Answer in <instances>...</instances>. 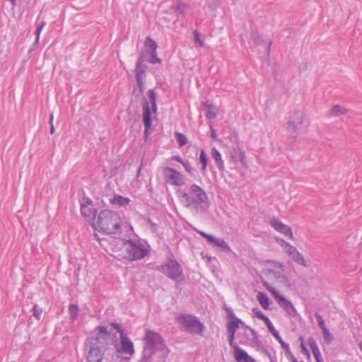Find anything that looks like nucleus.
<instances>
[{
    "mask_svg": "<svg viewBox=\"0 0 362 362\" xmlns=\"http://www.w3.org/2000/svg\"><path fill=\"white\" fill-rule=\"evenodd\" d=\"M121 218L118 213L102 210L97 217L96 225L100 231L107 234H116L121 229Z\"/></svg>",
    "mask_w": 362,
    "mask_h": 362,
    "instance_id": "nucleus-4",
    "label": "nucleus"
},
{
    "mask_svg": "<svg viewBox=\"0 0 362 362\" xmlns=\"http://www.w3.org/2000/svg\"><path fill=\"white\" fill-rule=\"evenodd\" d=\"M267 289L271 293V294L273 296V297L275 298L277 303H280L281 300L284 298V296L279 294V293L274 287H272V286L267 287Z\"/></svg>",
    "mask_w": 362,
    "mask_h": 362,
    "instance_id": "nucleus-37",
    "label": "nucleus"
},
{
    "mask_svg": "<svg viewBox=\"0 0 362 362\" xmlns=\"http://www.w3.org/2000/svg\"><path fill=\"white\" fill-rule=\"evenodd\" d=\"M324 340L327 344H330L333 341V336L329 332V329H325L322 331Z\"/></svg>",
    "mask_w": 362,
    "mask_h": 362,
    "instance_id": "nucleus-41",
    "label": "nucleus"
},
{
    "mask_svg": "<svg viewBox=\"0 0 362 362\" xmlns=\"http://www.w3.org/2000/svg\"><path fill=\"white\" fill-rule=\"evenodd\" d=\"M123 245L127 255L118 258L120 261L133 262L144 259L150 253V246L141 240L129 239L123 240Z\"/></svg>",
    "mask_w": 362,
    "mask_h": 362,
    "instance_id": "nucleus-3",
    "label": "nucleus"
},
{
    "mask_svg": "<svg viewBox=\"0 0 362 362\" xmlns=\"http://www.w3.org/2000/svg\"><path fill=\"white\" fill-rule=\"evenodd\" d=\"M270 226L275 229L276 231L284 234L288 237L290 239H293V232L291 228L288 226L283 223L279 218H273L269 221Z\"/></svg>",
    "mask_w": 362,
    "mask_h": 362,
    "instance_id": "nucleus-12",
    "label": "nucleus"
},
{
    "mask_svg": "<svg viewBox=\"0 0 362 362\" xmlns=\"http://www.w3.org/2000/svg\"><path fill=\"white\" fill-rule=\"evenodd\" d=\"M257 299L259 303L264 310L269 309V305L272 301L266 293L263 292H259L257 295Z\"/></svg>",
    "mask_w": 362,
    "mask_h": 362,
    "instance_id": "nucleus-24",
    "label": "nucleus"
},
{
    "mask_svg": "<svg viewBox=\"0 0 362 362\" xmlns=\"http://www.w3.org/2000/svg\"><path fill=\"white\" fill-rule=\"evenodd\" d=\"M145 46L149 48V52L157 50V42L151 37L148 36L145 40Z\"/></svg>",
    "mask_w": 362,
    "mask_h": 362,
    "instance_id": "nucleus-33",
    "label": "nucleus"
},
{
    "mask_svg": "<svg viewBox=\"0 0 362 362\" xmlns=\"http://www.w3.org/2000/svg\"><path fill=\"white\" fill-rule=\"evenodd\" d=\"M230 154L232 158L235 160H239L243 164L245 163V153L240 147L239 144H236L235 145H231Z\"/></svg>",
    "mask_w": 362,
    "mask_h": 362,
    "instance_id": "nucleus-16",
    "label": "nucleus"
},
{
    "mask_svg": "<svg viewBox=\"0 0 362 362\" xmlns=\"http://www.w3.org/2000/svg\"><path fill=\"white\" fill-rule=\"evenodd\" d=\"M184 167L185 171L189 174V176H194V170L190 162L188 160H185L184 163L182 164Z\"/></svg>",
    "mask_w": 362,
    "mask_h": 362,
    "instance_id": "nucleus-35",
    "label": "nucleus"
},
{
    "mask_svg": "<svg viewBox=\"0 0 362 362\" xmlns=\"http://www.w3.org/2000/svg\"><path fill=\"white\" fill-rule=\"evenodd\" d=\"M153 269L177 282L184 279L183 269L174 257L168 258L165 263L157 265Z\"/></svg>",
    "mask_w": 362,
    "mask_h": 362,
    "instance_id": "nucleus-6",
    "label": "nucleus"
},
{
    "mask_svg": "<svg viewBox=\"0 0 362 362\" xmlns=\"http://www.w3.org/2000/svg\"><path fill=\"white\" fill-rule=\"evenodd\" d=\"M272 334L274 336V337L279 341V344L281 342L284 341L281 337L280 336L279 332L277 330L274 331Z\"/></svg>",
    "mask_w": 362,
    "mask_h": 362,
    "instance_id": "nucleus-57",
    "label": "nucleus"
},
{
    "mask_svg": "<svg viewBox=\"0 0 362 362\" xmlns=\"http://www.w3.org/2000/svg\"><path fill=\"white\" fill-rule=\"evenodd\" d=\"M142 120L144 125V134L147 137L148 136V130L152 126V117L149 104L145 96L142 98Z\"/></svg>",
    "mask_w": 362,
    "mask_h": 362,
    "instance_id": "nucleus-11",
    "label": "nucleus"
},
{
    "mask_svg": "<svg viewBox=\"0 0 362 362\" xmlns=\"http://www.w3.org/2000/svg\"><path fill=\"white\" fill-rule=\"evenodd\" d=\"M144 59L142 55H139L136 62L134 69L135 78H146L148 66L144 63Z\"/></svg>",
    "mask_w": 362,
    "mask_h": 362,
    "instance_id": "nucleus-14",
    "label": "nucleus"
},
{
    "mask_svg": "<svg viewBox=\"0 0 362 362\" xmlns=\"http://www.w3.org/2000/svg\"><path fill=\"white\" fill-rule=\"evenodd\" d=\"M40 16H38L36 23H37V29L35 30V44H37L39 42L40 35L41 33L42 30L43 29L44 26L46 24V22L45 21H42L41 22H38Z\"/></svg>",
    "mask_w": 362,
    "mask_h": 362,
    "instance_id": "nucleus-32",
    "label": "nucleus"
},
{
    "mask_svg": "<svg viewBox=\"0 0 362 362\" xmlns=\"http://www.w3.org/2000/svg\"><path fill=\"white\" fill-rule=\"evenodd\" d=\"M224 309L227 313V315H228V317L231 319V320H233L235 317L234 313H233V310L231 309V308H229L226 306H224Z\"/></svg>",
    "mask_w": 362,
    "mask_h": 362,
    "instance_id": "nucleus-54",
    "label": "nucleus"
},
{
    "mask_svg": "<svg viewBox=\"0 0 362 362\" xmlns=\"http://www.w3.org/2000/svg\"><path fill=\"white\" fill-rule=\"evenodd\" d=\"M226 327L227 329H230V330H237L238 325L236 324V322H234L233 320H231L227 323Z\"/></svg>",
    "mask_w": 362,
    "mask_h": 362,
    "instance_id": "nucleus-51",
    "label": "nucleus"
},
{
    "mask_svg": "<svg viewBox=\"0 0 362 362\" xmlns=\"http://www.w3.org/2000/svg\"><path fill=\"white\" fill-rule=\"evenodd\" d=\"M81 213L83 216L89 219V220H95L97 214V209H95L93 206H81Z\"/></svg>",
    "mask_w": 362,
    "mask_h": 362,
    "instance_id": "nucleus-19",
    "label": "nucleus"
},
{
    "mask_svg": "<svg viewBox=\"0 0 362 362\" xmlns=\"http://www.w3.org/2000/svg\"><path fill=\"white\" fill-rule=\"evenodd\" d=\"M284 310L287 313L289 316L295 317L297 315V311L291 301L287 300L285 297L281 300L278 303Z\"/></svg>",
    "mask_w": 362,
    "mask_h": 362,
    "instance_id": "nucleus-18",
    "label": "nucleus"
},
{
    "mask_svg": "<svg viewBox=\"0 0 362 362\" xmlns=\"http://www.w3.org/2000/svg\"><path fill=\"white\" fill-rule=\"evenodd\" d=\"M308 69V64L306 62L301 63L299 66L300 71H305Z\"/></svg>",
    "mask_w": 362,
    "mask_h": 362,
    "instance_id": "nucleus-62",
    "label": "nucleus"
},
{
    "mask_svg": "<svg viewBox=\"0 0 362 362\" xmlns=\"http://www.w3.org/2000/svg\"><path fill=\"white\" fill-rule=\"evenodd\" d=\"M165 181L173 186H182L185 185V176L177 170L165 167L163 169Z\"/></svg>",
    "mask_w": 362,
    "mask_h": 362,
    "instance_id": "nucleus-9",
    "label": "nucleus"
},
{
    "mask_svg": "<svg viewBox=\"0 0 362 362\" xmlns=\"http://www.w3.org/2000/svg\"><path fill=\"white\" fill-rule=\"evenodd\" d=\"M137 86L139 87L141 93H143L145 89L146 78H138L136 79Z\"/></svg>",
    "mask_w": 362,
    "mask_h": 362,
    "instance_id": "nucleus-46",
    "label": "nucleus"
},
{
    "mask_svg": "<svg viewBox=\"0 0 362 362\" xmlns=\"http://www.w3.org/2000/svg\"><path fill=\"white\" fill-rule=\"evenodd\" d=\"M206 240L209 243H212L214 245L215 242H216V238H215L214 235H208L206 238Z\"/></svg>",
    "mask_w": 362,
    "mask_h": 362,
    "instance_id": "nucleus-61",
    "label": "nucleus"
},
{
    "mask_svg": "<svg viewBox=\"0 0 362 362\" xmlns=\"http://www.w3.org/2000/svg\"><path fill=\"white\" fill-rule=\"evenodd\" d=\"M303 114L298 110L294 112L293 119L288 120L286 124V129L290 137L296 140L298 135L300 126L303 123Z\"/></svg>",
    "mask_w": 362,
    "mask_h": 362,
    "instance_id": "nucleus-8",
    "label": "nucleus"
},
{
    "mask_svg": "<svg viewBox=\"0 0 362 362\" xmlns=\"http://www.w3.org/2000/svg\"><path fill=\"white\" fill-rule=\"evenodd\" d=\"M40 16H38L36 23H37V29L35 30V44H37L39 42L40 35L41 33L42 30L43 29L44 26L46 24V22L45 21H42L41 22H38Z\"/></svg>",
    "mask_w": 362,
    "mask_h": 362,
    "instance_id": "nucleus-31",
    "label": "nucleus"
},
{
    "mask_svg": "<svg viewBox=\"0 0 362 362\" xmlns=\"http://www.w3.org/2000/svg\"><path fill=\"white\" fill-rule=\"evenodd\" d=\"M264 42L267 44V54H269L271 50L272 41L269 38H267V40L264 39L263 37L261 35H259V32L255 29L251 30L250 33V44H254L257 45Z\"/></svg>",
    "mask_w": 362,
    "mask_h": 362,
    "instance_id": "nucleus-13",
    "label": "nucleus"
},
{
    "mask_svg": "<svg viewBox=\"0 0 362 362\" xmlns=\"http://www.w3.org/2000/svg\"><path fill=\"white\" fill-rule=\"evenodd\" d=\"M150 54H151V57L148 59L149 63H151V64L161 63V59L159 58L157 55V50L151 52Z\"/></svg>",
    "mask_w": 362,
    "mask_h": 362,
    "instance_id": "nucleus-39",
    "label": "nucleus"
},
{
    "mask_svg": "<svg viewBox=\"0 0 362 362\" xmlns=\"http://www.w3.org/2000/svg\"><path fill=\"white\" fill-rule=\"evenodd\" d=\"M348 110L340 105H334L330 110V115L339 117L347 114Z\"/></svg>",
    "mask_w": 362,
    "mask_h": 362,
    "instance_id": "nucleus-26",
    "label": "nucleus"
},
{
    "mask_svg": "<svg viewBox=\"0 0 362 362\" xmlns=\"http://www.w3.org/2000/svg\"><path fill=\"white\" fill-rule=\"evenodd\" d=\"M263 321L265 323V325H267V327L268 328V329L271 332V334L276 330L268 317Z\"/></svg>",
    "mask_w": 362,
    "mask_h": 362,
    "instance_id": "nucleus-48",
    "label": "nucleus"
},
{
    "mask_svg": "<svg viewBox=\"0 0 362 362\" xmlns=\"http://www.w3.org/2000/svg\"><path fill=\"white\" fill-rule=\"evenodd\" d=\"M33 315L37 319L40 320L42 313V309L38 306L37 304H35L33 307Z\"/></svg>",
    "mask_w": 362,
    "mask_h": 362,
    "instance_id": "nucleus-40",
    "label": "nucleus"
},
{
    "mask_svg": "<svg viewBox=\"0 0 362 362\" xmlns=\"http://www.w3.org/2000/svg\"><path fill=\"white\" fill-rule=\"evenodd\" d=\"M177 195L182 205L195 211L197 213L205 211L209 206V198L206 192L197 184H192L188 192L182 189L177 190Z\"/></svg>",
    "mask_w": 362,
    "mask_h": 362,
    "instance_id": "nucleus-2",
    "label": "nucleus"
},
{
    "mask_svg": "<svg viewBox=\"0 0 362 362\" xmlns=\"http://www.w3.org/2000/svg\"><path fill=\"white\" fill-rule=\"evenodd\" d=\"M234 338H235L234 335L228 334L229 344L231 346V348H233V349L235 348V346H238V344L234 342Z\"/></svg>",
    "mask_w": 362,
    "mask_h": 362,
    "instance_id": "nucleus-56",
    "label": "nucleus"
},
{
    "mask_svg": "<svg viewBox=\"0 0 362 362\" xmlns=\"http://www.w3.org/2000/svg\"><path fill=\"white\" fill-rule=\"evenodd\" d=\"M211 156L216 163L217 168L220 170H224V162L222 159L221 154L216 147L211 149Z\"/></svg>",
    "mask_w": 362,
    "mask_h": 362,
    "instance_id": "nucleus-22",
    "label": "nucleus"
},
{
    "mask_svg": "<svg viewBox=\"0 0 362 362\" xmlns=\"http://www.w3.org/2000/svg\"><path fill=\"white\" fill-rule=\"evenodd\" d=\"M147 96L149 99L148 104H151V113H155L157 112V104H156V100H157V95L155 91V89H150L147 92Z\"/></svg>",
    "mask_w": 362,
    "mask_h": 362,
    "instance_id": "nucleus-20",
    "label": "nucleus"
},
{
    "mask_svg": "<svg viewBox=\"0 0 362 362\" xmlns=\"http://www.w3.org/2000/svg\"><path fill=\"white\" fill-rule=\"evenodd\" d=\"M175 137L176 139V141H177L178 145L180 147H182L187 144V141H188L187 138L184 134L180 133V132H175Z\"/></svg>",
    "mask_w": 362,
    "mask_h": 362,
    "instance_id": "nucleus-34",
    "label": "nucleus"
},
{
    "mask_svg": "<svg viewBox=\"0 0 362 362\" xmlns=\"http://www.w3.org/2000/svg\"><path fill=\"white\" fill-rule=\"evenodd\" d=\"M95 336L84 341L87 362H115L117 334L109 332L105 326H98Z\"/></svg>",
    "mask_w": 362,
    "mask_h": 362,
    "instance_id": "nucleus-1",
    "label": "nucleus"
},
{
    "mask_svg": "<svg viewBox=\"0 0 362 362\" xmlns=\"http://www.w3.org/2000/svg\"><path fill=\"white\" fill-rule=\"evenodd\" d=\"M285 252L287 253V255L291 257L295 251L297 250L296 247L291 245L290 243L286 245V247L284 249Z\"/></svg>",
    "mask_w": 362,
    "mask_h": 362,
    "instance_id": "nucleus-47",
    "label": "nucleus"
},
{
    "mask_svg": "<svg viewBox=\"0 0 362 362\" xmlns=\"http://www.w3.org/2000/svg\"><path fill=\"white\" fill-rule=\"evenodd\" d=\"M214 245L220 247L221 249L224 250H230V247L228 244L222 238H216Z\"/></svg>",
    "mask_w": 362,
    "mask_h": 362,
    "instance_id": "nucleus-38",
    "label": "nucleus"
},
{
    "mask_svg": "<svg viewBox=\"0 0 362 362\" xmlns=\"http://www.w3.org/2000/svg\"><path fill=\"white\" fill-rule=\"evenodd\" d=\"M143 340L144 342L143 351L145 352L153 355L156 351H160L165 356L170 352L163 336L157 332L146 329Z\"/></svg>",
    "mask_w": 362,
    "mask_h": 362,
    "instance_id": "nucleus-5",
    "label": "nucleus"
},
{
    "mask_svg": "<svg viewBox=\"0 0 362 362\" xmlns=\"http://www.w3.org/2000/svg\"><path fill=\"white\" fill-rule=\"evenodd\" d=\"M202 106L204 107V111L206 112V117L209 119H212L216 117L217 111L215 105L210 103L209 100L202 101Z\"/></svg>",
    "mask_w": 362,
    "mask_h": 362,
    "instance_id": "nucleus-17",
    "label": "nucleus"
},
{
    "mask_svg": "<svg viewBox=\"0 0 362 362\" xmlns=\"http://www.w3.org/2000/svg\"><path fill=\"white\" fill-rule=\"evenodd\" d=\"M194 42L196 47H204V37L202 36L201 33L198 30L193 31Z\"/></svg>",
    "mask_w": 362,
    "mask_h": 362,
    "instance_id": "nucleus-28",
    "label": "nucleus"
},
{
    "mask_svg": "<svg viewBox=\"0 0 362 362\" xmlns=\"http://www.w3.org/2000/svg\"><path fill=\"white\" fill-rule=\"evenodd\" d=\"M299 340L300 341V349H301V353L305 356H307L308 358L310 357V352L308 349H307L306 346L304 343V339L302 336L299 337Z\"/></svg>",
    "mask_w": 362,
    "mask_h": 362,
    "instance_id": "nucleus-42",
    "label": "nucleus"
},
{
    "mask_svg": "<svg viewBox=\"0 0 362 362\" xmlns=\"http://www.w3.org/2000/svg\"><path fill=\"white\" fill-rule=\"evenodd\" d=\"M267 289L271 293V294L273 296V297L275 298L277 303H280L281 300L284 298V296L279 294V293L274 287H272V286L267 287Z\"/></svg>",
    "mask_w": 362,
    "mask_h": 362,
    "instance_id": "nucleus-36",
    "label": "nucleus"
},
{
    "mask_svg": "<svg viewBox=\"0 0 362 362\" xmlns=\"http://www.w3.org/2000/svg\"><path fill=\"white\" fill-rule=\"evenodd\" d=\"M235 352V359L237 362H255V361L247 354V353L239 347L235 346L233 348Z\"/></svg>",
    "mask_w": 362,
    "mask_h": 362,
    "instance_id": "nucleus-15",
    "label": "nucleus"
},
{
    "mask_svg": "<svg viewBox=\"0 0 362 362\" xmlns=\"http://www.w3.org/2000/svg\"><path fill=\"white\" fill-rule=\"evenodd\" d=\"M128 197H124L120 194H115L113 198L110 199V203L112 205H118L119 206H125L130 203Z\"/></svg>",
    "mask_w": 362,
    "mask_h": 362,
    "instance_id": "nucleus-21",
    "label": "nucleus"
},
{
    "mask_svg": "<svg viewBox=\"0 0 362 362\" xmlns=\"http://www.w3.org/2000/svg\"><path fill=\"white\" fill-rule=\"evenodd\" d=\"M111 326L112 327H114L115 329L117 330V332L119 333L120 334V338L122 337L123 336H125L127 335L125 333H124V329L122 328V325L117 322H112L111 323Z\"/></svg>",
    "mask_w": 362,
    "mask_h": 362,
    "instance_id": "nucleus-43",
    "label": "nucleus"
},
{
    "mask_svg": "<svg viewBox=\"0 0 362 362\" xmlns=\"http://www.w3.org/2000/svg\"><path fill=\"white\" fill-rule=\"evenodd\" d=\"M40 16H38L36 23H37V29L35 30V44H37L39 42L40 35L41 33L42 30L43 29L44 26L46 24V22L45 21H42L41 22H38Z\"/></svg>",
    "mask_w": 362,
    "mask_h": 362,
    "instance_id": "nucleus-30",
    "label": "nucleus"
},
{
    "mask_svg": "<svg viewBox=\"0 0 362 362\" xmlns=\"http://www.w3.org/2000/svg\"><path fill=\"white\" fill-rule=\"evenodd\" d=\"M117 351L115 352V361L120 357V354L122 352L129 355L134 354V344L127 335L121 337L120 342L117 337Z\"/></svg>",
    "mask_w": 362,
    "mask_h": 362,
    "instance_id": "nucleus-10",
    "label": "nucleus"
},
{
    "mask_svg": "<svg viewBox=\"0 0 362 362\" xmlns=\"http://www.w3.org/2000/svg\"><path fill=\"white\" fill-rule=\"evenodd\" d=\"M293 261H294L296 264L307 267L308 265L306 264V262L303 257V255L296 250L295 252L290 257Z\"/></svg>",
    "mask_w": 362,
    "mask_h": 362,
    "instance_id": "nucleus-27",
    "label": "nucleus"
},
{
    "mask_svg": "<svg viewBox=\"0 0 362 362\" xmlns=\"http://www.w3.org/2000/svg\"><path fill=\"white\" fill-rule=\"evenodd\" d=\"M313 354L315 358L316 362L322 361V358L321 357V354L319 348L315 350H312Z\"/></svg>",
    "mask_w": 362,
    "mask_h": 362,
    "instance_id": "nucleus-50",
    "label": "nucleus"
},
{
    "mask_svg": "<svg viewBox=\"0 0 362 362\" xmlns=\"http://www.w3.org/2000/svg\"><path fill=\"white\" fill-rule=\"evenodd\" d=\"M230 141L232 145H235L236 144H239L238 142V136L237 134H233L230 136Z\"/></svg>",
    "mask_w": 362,
    "mask_h": 362,
    "instance_id": "nucleus-55",
    "label": "nucleus"
},
{
    "mask_svg": "<svg viewBox=\"0 0 362 362\" xmlns=\"http://www.w3.org/2000/svg\"><path fill=\"white\" fill-rule=\"evenodd\" d=\"M199 162L202 165L200 171H201L202 174L205 175L206 173V167H207L208 162H209V158L206 155V151L203 148H202L200 150Z\"/></svg>",
    "mask_w": 362,
    "mask_h": 362,
    "instance_id": "nucleus-25",
    "label": "nucleus"
},
{
    "mask_svg": "<svg viewBox=\"0 0 362 362\" xmlns=\"http://www.w3.org/2000/svg\"><path fill=\"white\" fill-rule=\"evenodd\" d=\"M276 243L279 245H280L284 249L286 247V245L288 244V243H287L286 241H285L282 238H276Z\"/></svg>",
    "mask_w": 362,
    "mask_h": 362,
    "instance_id": "nucleus-58",
    "label": "nucleus"
},
{
    "mask_svg": "<svg viewBox=\"0 0 362 362\" xmlns=\"http://www.w3.org/2000/svg\"><path fill=\"white\" fill-rule=\"evenodd\" d=\"M69 318L72 321L78 319L79 315V308L76 304H71L69 306Z\"/></svg>",
    "mask_w": 362,
    "mask_h": 362,
    "instance_id": "nucleus-29",
    "label": "nucleus"
},
{
    "mask_svg": "<svg viewBox=\"0 0 362 362\" xmlns=\"http://www.w3.org/2000/svg\"><path fill=\"white\" fill-rule=\"evenodd\" d=\"M233 320H234V322H236V324H237L238 326H239V325H245L244 322H243L241 319H240V318L237 317L236 316L235 317V318L233 319Z\"/></svg>",
    "mask_w": 362,
    "mask_h": 362,
    "instance_id": "nucleus-63",
    "label": "nucleus"
},
{
    "mask_svg": "<svg viewBox=\"0 0 362 362\" xmlns=\"http://www.w3.org/2000/svg\"><path fill=\"white\" fill-rule=\"evenodd\" d=\"M269 273L273 274L274 276L276 279H279V278L283 276V275L281 274L280 272H276V271H274L272 269H269Z\"/></svg>",
    "mask_w": 362,
    "mask_h": 362,
    "instance_id": "nucleus-59",
    "label": "nucleus"
},
{
    "mask_svg": "<svg viewBox=\"0 0 362 362\" xmlns=\"http://www.w3.org/2000/svg\"><path fill=\"white\" fill-rule=\"evenodd\" d=\"M93 201L88 198V197H83V202L81 203V206H93Z\"/></svg>",
    "mask_w": 362,
    "mask_h": 362,
    "instance_id": "nucleus-53",
    "label": "nucleus"
},
{
    "mask_svg": "<svg viewBox=\"0 0 362 362\" xmlns=\"http://www.w3.org/2000/svg\"><path fill=\"white\" fill-rule=\"evenodd\" d=\"M281 348L285 350L286 351V355L287 356L288 354H291V351L290 349V346H289V344L286 342H285L284 341L281 342L280 344Z\"/></svg>",
    "mask_w": 362,
    "mask_h": 362,
    "instance_id": "nucleus-52",
    "label": "nucleus"
},
{
    "mask_svg": "<svg viewBox=\"0 0 362 362\" xmlns=\"http://www.w3.org/2000/svg\"><path fill=\"white\" fill-rule=\"evenodd\" d=\"M177 322L183 330L192 334L203 335L204 325L197 317L192 314H180L176 317Z\"/></svg>",
    "mask_w": 362,
    "mask_h": 362,
    "instance_id": "nucleus-7",
    "label": "nucleus"
},
{
    "mask_svg": "<svg viewBox=\"0 0 362 362\" xmlns=\"http://www.w3.org/2000/svg\"><path fill=\"white\" fill-rule=\"evenodd\" d=\"M315 317L318 323H320V322H322L324 320L322 315L320 314H319L318 313H315Z\"/></svg>",
    "mask_w": 362,
    "mask_h": 362,
    "instance_id": "nucleus-64",
    "label": "nucleus"
},
{
    "mask_svg": "<svg viewBox=\"0 0 362 362\" xmlns=\"http://www.w3.org/2000/svg\"><path fill=\"white\" fill-rule=\"evenodd\" d=\"M308 345L311 350H315V349H318V346L316 343V341L313 337H309L308 339Z\"/></svg>",
    "mask_w": 362,
    "mask_h": 362,
    "instance_id": "nucleus-49",
    "label": "nucleus"
},
{
    "mask_svg": "<svg viewBox=\"0 0 362 362\" xmlns=\"http://www.w3.org/2000/svg\"><path fill=\"white\" fill-rule=\"evenodd\" d=\"M252 313L259 320H264L267 317V315L257 308L252 309Z\"/></svg>",
    "mask_w": 362,
    "mask_h": 362,
    "instance_id": "nucleus-44",
    "label": "nucleus"
},
{
    "mask_svg": "<svg viewBox=\"0 0 362 362\" xmlns=\"http://www.w3.org/2000/svg\"><path fill=\"white\" fill-rule=\"evenodd\" d=\"M153 355L143 351L142 357L138 362H151Z\"/></svg>",
    "mask_w": 362,
    "mask_h": 362,
    "instance_id": "nucleus-45",
    "label": "nucleus"
},
{
    "mask_svg": "<svg viewBox=\"0 0 362 362\" xmlns=\"http://www.w3.org/2000/svg\"><path fill=\"white\" fill-rule=\"evenodd\" d=\"M172 160H176L178 163L182 164L185 160H184L180 156L176 155L171 157Z\"/></svg>",
    "mask_w": 362,
    "mask_h": 362,
    "instance_id": "nucleus-60",
    "label": "nucleus"
},
{
    "mask_svg": "<svg viewBox=\"0 0 362 362\" xmlns=\"http://www.w3.org/2000/svg\"><path fill=\"white\" fill-rule=\"evenodd\" d=\"M172 9L175 10L178 12L179 15L182 18H185L186 11L187 9V5L182 2L180 0L175 1L172 6Z\"/></svg>",
    "mask_w": 362,
    "mask_h": 362,
    "instance_id": "nucleus-23",
    "label": "nucleus"
}]
</instances>
